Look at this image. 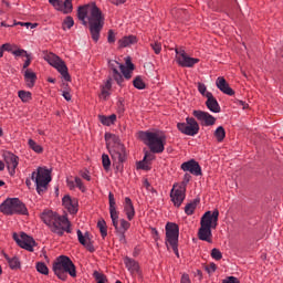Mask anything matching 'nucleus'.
<instances>
[{
    "label": "nucleus",
    "instance_id": "f257e3e1",
    "mask_svg": "<svg viewBox=\"0 0 283 283\" xmlns=\"http://www.w3.org/2000/svg\"><path fill=\"white\" fill-rule=\"evenodd\" d=\"M77 18L82 21L83 25H90V32L93 41L98 43L101 39V31L103 25H105V15L103 11L96 6V3L84 4L77 9Z\"/></svg>",
    "mask_w": 283,
    "mask_h": 283
},
{
    "label": "nucleus",
    "instance_id": "f03ea898",
    "mask_svg": "<svg viewBox=\"0 0 283 283\" xmlns=\"http://www.w3.org/2000/svg\"><path fill=\"white\" fill-rule=\"evenodd\" d=\"M218 218H220V211L218 209L205 212L200 220V228L198 231V238L202 242H209L211 244L213 234L211 232L212 229H217L218 227Z\"/></svg>",
    "mask_w": 283,
    "mask_h": 283
},
{
    "label": "nucleus",
    "instance_id": "7ed1b4c3",
    "mask_svg": "<svg viewBox=\"0 0 283 283\" xmlns=\"http://www.w3.org/2000/svg\"><path fill=\"white\" fill-rule=\"evenodd\" d=\"M52 269L54 275H56L59 280H62V282L67 280V275H70V277H76V265H74V262H72L70 256H57Z\"/></svg>",
    "mask_w": 283,
    "mask_h": 283
},
{
    "label": "nucleus",
    "instance_id": "20e7f679",
    "mask_svg": "<svg viewBox=\"0 0 283 283\" xmlns=\"http://www.w3.org/2000/svg\"><path fill=\"white\" fill-rule=\"evenodd\" d=\"M139 138L147 145L153 154H163L167 143L165 133L158 132H140Z\"/></svg>",
    "mask_w": 283,
    "mask_h": 283
},
{
    "label": "nucleus",
    "instance_id": "39448f33",
    "mask_svg": "<svg viewBox=\"0 0 283 283\" xmlns=\"http://www.w3.org/2000/svg\"><path fill=\"white\" fill-rule=\"evenodd\" d=\"M106 147L115 165H123V163L127 160V150L125 149V145L120 143L118 136H106Z\"/></svg>",
    "mask_w": 283,
    "mask_h": 283
},
{
    "label": "nucleus",
    "instance_id": "423d86ee",
    "mask_svg": "<svg viewBox=\"0 0 283 283\" xmlns=\"http://www.w3.org/2000/svg\"><path fill=\"white\" fill-rule=\"evenodd\" d=\"M0 212L3 216H28V207L19 198H7L0 205Z\"/></svg>",
    "mask_w": 283,
    "mask_h": 283
},
{
    "label": "nucleus",
    "instance_id": "0eeeda50",
    "mask_svg": "<svg viewBox=\"0 0 283 283\" xmlns=\"http://www.w3.org/2000/svg\"><path fill=\"white\" fill-rule=\"evenodd\" d=\"M31 179L35 182L39 196H42L48 191V185L52 182V172L45 167H38L36 171L32 172Z\"/></svg>",
    "mask_w": 283,
    "mask_h": 283
},
{
    "label": "nucleus",
    "instance_id": "6e6552de",
    "mask_svg": "<svg viewBox=\"0 0 283 283\" xmlns=\"http://www.w3.org/2000/svg\"><path fill=\"white\" fill-rule=\"evenodd\" d=\"M180 235V228L178 224L174 222H168L166 224V241L165 244L169 251L171 248L175 255L180 258V253L178 252V238Z\"/></svg>",
    "mask_w": 283,
    "mask_h": 283
},
{
    "label": "nucleus",
    "instance_id": "1a4fd4ad",
    "mask_svg": "<svg viewBox=\"0 0 283 283\" xmlns=\"http://www.w3.org/2000/svg\"><path fill=\"white\" fill-rule=\"evenodd\" d=\"M44 61H46L49 65L57 70L64 81H72V77L67 72V65H65V62L61 57H59V55L54 53H49L44 56Z\"/></svg>",
    "mask_w": 283,
    "mask_h": 283
},
{
    "label": "nucleus",
    "instance_id": "9d476101",
    "mask_svg": "<svg viewBox=\"0 0 283 283\" xmlns=\"http://www.w3.org/2000/svg\"><path fill=\"white\" fill-rule=\"evenodd\" d=\"M177 129L185 136H198L200 124L193 117H187L186 122L177 124Z\"/></svg>",
    "mask_w": 283,
    "mask_h": 283
},
{
    "label": "nucleus",
    "instance_id": "9b49d317",
    "mask_svg": "<svg viewBox=\"0 0 283 283\" xmlns=\"http://www.w3.org/2000/svg\"><path fill=\"white\" fill-rule=\"evenodd\" d=\"M185 198H187V188H185V184L175 182L170 190V200L174 207H177V209L180 208L182 202H185Z\"/></svg>",
    "mask_w": 283,
    "mask_h": 283
},
{
    "label": "nucleus",
    "instance_id": "f8f14e48",
    "mask_svg": "<svg viewBox=\"0 0 283 283\" xmlns=\"http://www.w3.org/2000/svg\"><path fill=\"white\" fill-rule=\"evenodd\" d=\"M175 52L176 63L179 67H193V65L200 63V59L189 56L185 49H176Z\"/></svg>",
    "mask_w": 283,
    "mask_h": 283
},
{
    "label": "nucleus",
    "instance_id": "ddd939ff",
    "mask_svg": "<svg viewBox=\"0 0 283 283\" xmlns=\"http://www.w3.org/2000/svg\"><path fill=\"white\" fill-rule=\"evenodd\" d=\"M13 240L20 245L21 249H25V251H34V247H36V241L25 232H22L20 235L14 232Z\"/></svg>",
    "mask_w": 283,
    "mask_h": 283
},
{
    "label": "nucleus",
    "instance_id": "4468645a",
    "mask_svg": "<svg viewBox=\"0 0 283 283\" xmlns=\"http://www.w3.org/2000/svg\"><path fill=\"white\" fill-rule=\"evenodd\" d=\"M71 223L67 217L62 216L55 219V223H53L52 232L56 233L57 235H63L66 233H72V229L70 228Z\"/></svg>",
    "mask_w": 283,
    "mask_h": 283
},
{
    "label": "nucleus",
    "instance_id": "2eb2a0df",
    "mask_svg": "<svg viewBox=\"0 0 283 283\" xmlns=\"http://www.w3.org/2000/svg\"><path fill=\"white\" fill-rule=\"evenodd\" d=\"M192 116L199 120L202 127H213L216 125V117L203 111H193Z\"/></svg>",
    "mask_w": 283,
    "mask_h": 283
},
{
    "label": "nucleus",
    "instance_id": "dca6fc26",
    "mask_svg": "<svg viewBox=\"0 0 283 283\" xmlns=\"http://www.w3.org/2000/svg\"><path fill=\"white\" fill-rule=\"evenodd\" d=\"M4 163L9 169L10 176H14L17 174V167H19V157L12 153H6Z\"/></svg>",
    "mask_w": 283,
    "mask_h": 283
},
{
    "label": "nucleus",
    "instance_id": "f3484780",
    "mask_svg": "<svg viewBox=\"0 0 283 283\" xmlns=\"http://www.w3.org/2000/svg\"><path fill=\"white\" fill-rule=\"evenodd\" d=\"M181 169L182 171H189L193 176H202V168H200V164L195 159L181 164Z\"/></svg>",
    "mask_w": 283,
    "mask_h": 283
},
{
    "label": "nucleus",
    "instance_id": "a211bd4d",
    "mask_svg": "<svg viewBox=\"0 0 283 283\" xmlns=\"http://www.w3.org/2000/svg\"><path fill=\"white\" fill-rule=\"evenodd\" d=\"M62 205L64 209L69 211V213H78V199L70 197V195H66L62 199Z\"/></svg>",
    "mask_w": 283,
    "mask_h": 283
},
{
    "label": "nucleus",
    "instance_id": "6ab92c4d",
    "mask_svg": "<svg viewBox=\"0 0 283 283\" xmlns=\"http://www.w3.org/2000/svg\"><path fill=\"white\" fill-rule=\"evenodd\" d=\"M108 200H109V214L113 222V227H115V230L118 231V211H116V199H114V193H108Z\"/></svg>",
    "mask_w": 283,
    "mask_h": 283
},
{
    "label": "nucleus",
    "instance_id": "aec40b11",
    "mask_svg": "<svg viewBox=\"0 0 283 283\" xmlns=\"http://www.w3.org/2000/svg\"><path fill=\"white\" fill-rule=\"evenodd\" d=\"M77 240L82 247H85L90 253H94L96 249L94 248V243H92V239L90 238V232H83L77 230Z\"/></svg>",
    "mask_w": 283,
    "mask_h": 283
},
{
    "label": "nucleus",
    "instance_id": "412c9836",
    "mask_svg": "<svg viewBox=\"0 0 283 283\" xmlns=\"http://www.w3.org/2000/svg\"><path fill=\"white\" fill-rule=\"evenodd\" d=\"M216 86L218 87V90H220V92H222V94H227V96H233L235 94V91H233V88L229 86V83L222 76H219L217 78Z\"/></svg>",
    "mask_w": 283,
    "mask_h": 283
},
{
    "label": "nucleus",
    "instance_id": "4be33fe9",
    "mask_svg": "<svg viewBox=\"0 0 283 283\" xmlns=\"http://www.w3.org/2000/svg\"><path fill=\"white\" fill-rule=\"evenodd\" d=\"M49 3L59 12H63V14H71L74 10L72 7L70 9L67 8V0H64V2L61 0H49Z\"/></svg>",
    "mask_w": 283,
    "mask_h": 283
},
{
    "label": "nucleus",
    "instance_id": "5701e85b",
    "mask_svg": "<svg viewBox=\"0 0 283 283\" xmlns=\"http://www.w3.org/2000/svg\"><path fill=\"white\" fill-rule=\"evenodd\" d=\"M206 107H208V109L213 114H220V104L213 96V93L207 94Z\"/></svg>",
    "mask_w": 283,
    "mask_h": 283
},
{
    "label": "nucleus",
    "instance_id": "b1692460",
    "mask_svg": "<svg viewBox=\"0 0 283 283\" xmlns=\"http://www.w3.org/2000/svg\"><path fill=\"white\" fill-rule=\"evenodd\" d=\"M124 213L127 217V220H129V221L134 220V218L136 216V209L134 208V202H132V199L129 197L125 198Z\"/></svg>",
    "mask_w": 283,
    "mask_h": 283
},
{
    "label": "nucleus",
    "instance_id": "393cba45",
    "mask_svg": "<svg viewBox=\"0 0 283 283\" xmlns=\"http://www.w3.org/2000/svg\"><path fill=\"white\" fill-rule=\"evenodd\" d=\"M124 264L127 269V271H129L130 275H136V273H140V265L138 264V262L129 256H126L124 259Z\"/></svg>",
    "mask_w": 283,
    "mask_h": 283
},
{
    "label": "nucleus",
    "instance_id": "a878e982",
    "mask_svg": "<svg viewBox=\"0 0 283 283\" xmlns=\"http://www.w3.org/2000/svg\"><path fill=\"white\" fill-rule=\"evenodd\" d=\"M108 96H112V78H108L104 85L101 86L99 98L107 101Z\"/></svg>",
    "mask_w": 283,
    "mask_h": 283
},
{
    "label": "nucleus",
    "instance_id": "bb28decb",
    "mask_svg": "<svg viewBox=\"0 0 283 283\" xmlns=\"http://www.w3.org/2000/svg\"><path fill=\"white\" fill-rule=\"evenodd\" d=\"M119 72H122L124 78H126V81H129V78H132V73L134 72V63H132V61L127 60L126 61V66L125 64H122Z\"/></svg>",
    "mask_w": 283,
    "mask_h": 283
},
{
    "label": "nucleus",
    "instance_id": "cd10ccee",
    "mask_svg": "<svg viewBox=\"0 0 283 283\" xmlns=\"http://www.w3.org/2000/svg\"><path fill=\"white\" fill-rule=\"evenodd\" d=\"M149 160H154V156L151 154H146L144 159L137 164V169H143L144 171H149L151 169V164Z\"/></svg>",
    "mask_w": 283,
    "mask_h": 283
},
{
    "label": "nucleus",
    "instance_id": "c85d7f7f",
    "mask_svg": "<svg viewBox=\"0 0 283 283\" xmlns=\"http://www.w3.org/2000/svg\"><path fill=\"white\" fill-rule=\"evenodd\" d=\"M56 218H59V216L54 214V212L42 213V220L44 223H46L48 227H50L51 231L54 227V223L56 222Z\"/></svg>",
    "mask_w": 283,
    "mask_h": 283
},
{
    "label": "nucleus",
    "instance_id": "c756f323",
    "mask_svg": "<svg viewBox=\"0 0 283 283\" xmlns=\"http://www.w3.org/2000/svg\"><path fill=\"white\" fill-rule=\"evenodd\" d=\"M138 43V39L135 35H127L118 40L119 48H129V45H134Z\"/></svg>",
    "mask_w": 283,
    "mask_h": 283
},
{
    "label": "nucleus",
    "instance_id": "7c9ffc66",
    "mask_svg": "<svg viewBox=\"0 0 283 283\" xmlns=\"http://www.w3.org/2000/svg\"><path fill=\"white\" fill-rule=\"evenodd\" d=\"M24 81L27 86L34 87V84L36 83V73L32 72L30 69H27L24 71Z\"/></svg>",
    "mask_w": 283,
    "mask_h": 283
},
{
    "label": "nucleus",
    "instance_id": "2f4dec72",
    "mask_svg": "<svg viewBox=\"0 0 283 283\" xmlns=\"http://www.w3.org/2000/svg\"><path fill=\"white\" fill-rule=\"evenodd\" d=\"M98 120L99 123H102V125L111 127V125H114V123H116V114H112L109 116L98 115Z\"/></svg>",
    "mask_w": 283,
    "mask_h": 283
},
{
    "label": "nucleus",
    "instance_id": "473e14b6",
    "mask_svg": "<svg viewBox=\"0 0 283 283\" xmlns=\"http://www.w3.org/2000/svg\"><path fill=\"white\" fill-rule=\"evenodd\" d=\"M4 259L7 260L10 269H12L13 271H17V269H21V261H19V258H10L8 254H4Z\"/></svg>",
    "mask_w": 283,
    "mask_h": 283
},
{
    "label": "nucleus",
    "instance_id": "72a5a7b5",
    "mask_svg": "<svg viewBox=\"0 0 283 283\" xmlns=\"http://www.w3.org/2000/svg\"><path fill=\"white\" fill-rule=\"evenodd\" d=\"M213 136L217 139V143H223L224 138H227V130H224V127L218 126Z\"/></svg>",
    "mask_w": 283,
    "mask_h": 283
},
{
    "label": "nucleus",
    "instance_id": "f704fd0d",
    "mask_svg": "<svg viewBox=\"0 0 283 283\" xmlns=\"http://www.w3.org/2000/svg\"><path fill=\"white\" fill-rule=\"evenodd\" d=\"M18 96L22 103H30L32 101V93L28 91H19Z\"/></svg>",
    "mask_w": 283,
    "mask_h": 283
},
{
    "label": "nucleus",
    "instance_id": "c9c22d12",
    "mask_svg": "<svg viewBox=\"0 0 283 283\" xmlns=\"http://www.w3.org/2000/svg\"><path fill=\"white\" fill-rule=\"evenodd\" d=\"M120 227L117 230V233H127L129 231V228L132 227V223L125 219L119 220Z\"/></svg>",
    "mask_w": 283,
    "mask_h": 283
},
{
    "label": "nucleus",
    "instance_id": "e433bc0d",
    "mask_svg": "<svg viewBox=\"0 0 283 283\" xmlns=\"http://www.w3.org/2000/svg\"><path fill=\"white\" fill-rule=\"evenodd\" d=\"M35 269L41 275H50V269H48V265L44 262H38Z\"/></svg>",
    "mask_w": 283,
    "mask_h": 283
},
{
    "label": "nucleus",
    "instance_id": "4c0bfd02",
    "mask_svg": "<svg viewBox=\"0 0 283 283\" xmlns=\"http://www.w3.org/2000/svg\"><path fill=\"white\" fill-rule=\"evenodd\" d=\"M28 145L35 154H43V147L34 142V139H29Z\"/></svg>",
    "mask_w": 283,
    "mask_h": 283
},
{
    "label": "nucleus",
    "instance_id": "58836bf2",
    "mask_svg": "<svg viewBox=\"0 0 283 283\" xmlns=\"http://www.w3.org/2000/svg\"><path fill=\"white\" fill-rule=\"evenodd\" d=\"M196 207H198V203L196 201H191L185 207V213L186 216H193V212L196 211Z\"/></svg>",
    "mask_w": 283,
    "mask_h": 283
},
{
    "label": "nucleus",
    "instance_id": "ea45409f",
    "mask_svg": "<svg viewBox=\"0 0 283 283\" xmlns=\"http://www.w3.org/2000/svg\"><path fill=\"white\" fill-rule=\"evenodd\" d=\"M62 28L63 30H72V28H74V18L72 17H66L63 21V24H62Z\"/></svg>",
    "mask_w": 283,
    "mask_h": 283
},
{
    "label": "nucleus",
    "instance_id": "a19ab883",
    "mask_svg": "<svg viewBox=\"0 0 283 283\" xmlns=\"http://www.w3.org/2000/svg\"><path fill=\"white\" fill-rule=\"evenodd\" d=\"M97 227L99 229L102 238H107V226L105 223V220L98 221Z\"/></svg>",
    "mask_w": 283,
    "mask_h": 283
},
{
    "label": "nucleus",
    "instance_id": "79ce46f5",
    "mask_svg": "<svg viewBox=\"0 0 283 283\" xmlns=\"http://www.w3.org/2000/svg\"><path fill=\"white\" fill-rule=\"evenodd\" d=\"M102 165L105 171H109V167H112V160L109 159V155H102Z\"/></svg>",
    "mask_w": 283,
    "mask_h": 283
},
{
    "label": "nucleus",
    "instance_id": "37998d69",
    "mask_svg": "<svg viewBox=\"0 0 283 283\" xmlns=\"http://www.w3.org/2000/svg\"><path fill=\"white\" fill-rule=\"evenodd\" d=\"M76 188L82 191V193L87 191V187H85V184H83V179H81V177H75V189Z\"/></svg>",
    "mask_w": 283,
    "mask_h": 283
},
{
    "label": "nucleus",
    "instance_id": "c03bdc74",
    "mask_svg": "<svg viewBox=\"0 0 283 283\" xmlns=\"http://www.w3.org/2000/svg\"><path fill=\"white\" fill-rule=\"evenodd\" d=\"M133 85H134V87H136V90H145V87H146L145 82L143 81V77H140V76H137L133 81Z\"/></svg>",
    "mask_w": 283,
    "mask_h": 283
},
{
    "label": "nucleus",
    "instance_id": "a18cd8bd",
    "mask_svg": "<svg viewBox=\"0 0 283 283\" xmlns=\"http://www.w3.org/2000/svg\"><path fill=\"white\" fill-rule=\"evenodd\" d=\"M112 76L117 85H119V87H123V82L125 81V78H123V74H120L118 71H115L114 73H112Z\"/></svg>",
    "mask_w": 283,
    "mask_h": 283
},
{
    "label": "nucleus",
    "instance_id": "49530a36",
    "mask_svg": "<svg viewBox=\"0 0 283 283\" xmlns=\"http://www.w3.org/2000/svg\"><path fill=\"white\" fill-rule=\"evenodd\" d=\"M108 65H109V69L112 70V72H113V74H114V72H118V70H120V67L123 66L122 63H118L115 60H111L108 62Z\"/></svg>",
    "mask_w": 283,
    "mask_h": 283
},
{
    "label": "nucleus",
    "instance_id": "de8ad7c7",
    "mask_svg": "<svg viewBox=\"0 0 283 283\" xmlns=\"http://www.w3.org/2000/svg\"><path fill=\"white\" fill-rule=\"evenodd\" d=\"M93 275H94V277H95L97 283H105V282H107V276H105V274H103V273H101L98 271H95L93 273Z\"/></svg>",
    "mask_w": 283,
    "mask_h": 283
},
{
    "label": "nucleus",
    "instance_id": "09e8293b",
    "mask_svg": "<svg viewBox=\"0 0 283 283\" xmlns=\"http://www.w3.org/2000/svg\"><path fill=\"white\" fill-rule=\"evenodd\" d=\"M198 92L201 94V96H205L207 98V94H212L211 92L207 91V85L205 83H198Z\"/></svg>",
    "mask_w": 283,
    "mask_h": 283
},
{
    "label": "nucleus",
    "instance_id": "8fccbe9b",
    "mask_svg": "<svg viewBox=\"0 0 283 283\" xmlns=\"http://www.w3.org/2000/svg\"><path fill=\"white\" fill-rule=\"evenodd\" d=\"M222 258V252L218 248L211 250V259L219 261Z\"/></svg>",
    "mask_w": 283,
    "mask_h": 283
},
{
    "label": "nucleus",
    "instance_id": "3c124183",
    "mask_svg": "<svg viewBox=\"0 0 283 283\" xmlns=\"http://www.w3.org/2000/svg\"><path fill=\"white\" fill-rule=\"evenodd\" d=\"M13 56H15V59H18L19 56H28L30 53H28V51L23 50V49H14V51H12Z\"/></svg>",
    "mask_w": 283,
    "mask_h": 283
},
{
    "label": "nucleus",
    "instance_id": "603ef678",
    "mask_svg": "<svg viewBox=\"0 0 283 283\" xmlns=\"http://www.w3.org/2000/svg\"><path fill=\"white\" fill-rule=\"evenodd\" d=\"M150 48L154 50L155 54H160V52H163V44H160V42L151 43Z\"/></svg>",
    "mask_w": 283,
    "mask_h": 283
},
{
    "label": "nucleus",
    "instance_id": "864d4df0",
    "mask_svg": "<svg viewBox=\"0 0 283 283\" xmlns=\"http://www.w3.org/2000/svg\"><path fill=\"white\" fill-rule=\"evenodd\" d=\"M66 186L71 191H74V189H76V177H74V179L67 178Z\"/></svg>",
    "mask_w": 283,
    "mask_h": 283
},
{
    "label": "nucleus",
    "instance_id": "5fc2aeb1",
    "mask_svg": "<svg viewBox=\"0 0 283 283\" xmlns=\"http://www.w3.org/2000/svg\"><path fill=\"white\" fill-rule=\"evenodd\" d=\"M1 48L4 52H11V54L14 52V50H17V45L10 43H4L1 45Z\"/></svg>",
    "mask_w": 283,
    "mask_h": 283
},
{
    "label": "nucleus",
    "instance_id": "6e6d98bb",
    "mask_svg": "<svg viewBox=\"0 0 283 283\" xmlns=\"http://www.w3.org/2000/svg\"><path fill=\"white\" fill-rule=\"evenodd\" d=\"M217 270H218V265H216V263H210L206 266V271L207 273H209V275L216 273Z\"/></svg>",
    "mask_w": 283,
    "mask_h": 283
},
{
    "label": "nucleus",
    "instance_id": "4d7b16f0",
    "mask_svg": "<svg viewBox=\"0 0 283 283\" xmlns=\"http://www.w3.org/2000/svg\"><path fill=\"white\" fill-rule=\"evenodd\" d=\"M107 41L108 43H116V33H114V30L108 31Z\"/></svg>",
    "mask_w": 283,
    "mask_h": 283
},
{
    "label": "nucleus",
    "instance_id": "13d9d810",
    "mask_svg": "<svg viewBox=\"0 0 283 283\" xmlns=\"http://www.w3.org/2000/svg\"><path fill=\"white\" fill-rule=\"evenodd\" d=\"M234 103L237 107H241L242 109L249 108V104L242 99H235Z\"/></svg>",
    "mask_w": 283,
    "mask_h": 283
},
{
    "label": "nucleus",
    "instance_id": "bf43d9fd",
    "mask_svg": "<svg viewBox=\"0 0 283 283\" xmlns=\"http://www.w3.org/2000/svg\"><path fill=\"white\" fill-rule=\"evenodd\" d=\"M222 283H240V280L235 276H227L222 280Z\"/></svg>",
    "mask_w": 283,
    "mask_h": 283
},
{
    "label": "nucleus",
    "instance_id": "052dcab7",
    "mask_svg": "<svg viewBox=\"0 0 283 283\" xmlns=\"http://www.w3.org/2000/svg\"><path fill=\"white\" fill-rule=\"evenodd\" d=\"M25 61L23 63V70H28L30 67V63H32V54L25 56Z\"/></svg>",
    "mask_w": 283,
    "mask_h": 283
},
{
    "label": "nucleus",
    "instance_id": "680f3d73",
    "mask_svg": "<svg viewBox=\"0 0 283 283\" xmlns=\"http://www.w3.org/2000/svg\"><path fill=\"white\" fill-rule=\"evenodd\" d=\"M150 231L154 240L158 242V240H160V234L158 233V230L156 228H151Z\"/></svg>",
    "mask_w": 283,
    "mask_h": 283
},
{
    "label": "nucleus",
    "instance_id": "e2e57ef3",
    "mask_svg": "<svg viewBox=\"0 0 283 283\" xmlns=\"http://www.w3.org/2000/svg\"><path fill=\"white\" fill-rule=\"evenodd\" d=\"M62 96H63V98H65V101H72V94H70V90H64V91H62Z\"/></svg>",
    "mask_w": 283,
    "mask_h": 283
},
{
    "label": "nucleus",
    "instance_id": "0e129e2a",
    "mask_svg": "<svg viewBox=\"0 0 283 283\" xmlns=\"http://www.w3.org/2000/svg\"><path fill=\"white\" fill-rule=\"evenodd\" d=\"M190 177L189 175H185L184 181L178 182V185H184V189H187V185H189Z\"/></svg>",
    "mask_w": 283,
    "mask_h": 283
},
{
    "label": "nucleus",
    "instance_id": "69168bd1",
    "mask_svg": "<svg viewBox=\"0 0 283 283\" xmlns=\"http://www.w3.org/2000/svg\"><path fill=\"white\" fill-rule=\"evenodd\" d=\"M81 176L84 178V180H87V182H90V180H92V177L90 176V171H87V170L82 171Z\"/></svg>",
    "mask_w": 283,
    "mask_h": 283
},
{
    "label": "nucleus",
    "instance_id": "338daca9",
    "mask_svg": "<svg viewBox=\"0 0 283 283\" xmlns=\"http://www.w3.org/2000/svg\"><path fill=\"white\" fill-rule=\"evenodd\" d=\"M119 233V242L122 244H126L127 243V238L125 237V232H118Z\"/></svg>",
    "mask_w": 283,
    "mask_h": 283
},
{
    "label": "nucleus",
    "instance_id": "774afa93",
    "mask_svg": "<svg viewBox=\"0 0 283 283\" xmlns=\"http://www.w3.org/2000/svg\"><path fill=\"white\" fill-rule=\"evenodd\" d=\"M181 283H191V280L189 279V274H182Z\"/></svg>",
    "mask_w": 283,
    "mask_h": 283
}]
</instances>
